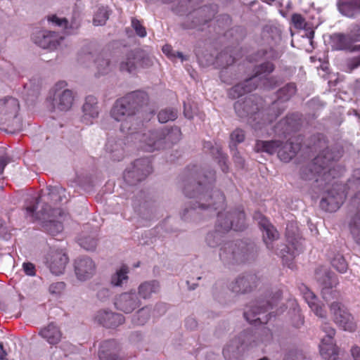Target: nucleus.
I'll return each instance as SVG.
<instances>
[{
	"mask_svg": "<svg viewBox=\"0 0 360 360\" xmlns=\"http://www.w3.org/2000/svg\"><path fill=\"white\" fill-rule=\"evenodd\" d=\"M274 70V65L267 61L255 68V75L240 82L229 91V96L233 99L240 97L243 94L255 90L258 86L259 77L263 74H269Z\"/></svg>",
	"mask_w": 360,
	"mask_h": 360,
	"instance_id": "obj_9",
	"label": "nucleus"
},
{
	"mask_svg": "<svg viewBox=\"0 0 360 360\" xmlns=\"http://www.w3.org/2000/svg\"><path fill=\"white\" fill-rule=\"evenodd\" d=\"M114 305L116 309L131 314L141 305V302L135 291H129L115 296Z\"/></svg>",
	"mask_w": 360,
	"mask_h": 360,
	"instance_id": "obj_20",
	"label": "nucleus"
},
{
	"mask_svg": "<svg viewBox=\"0 0 360 360\" xmlns=\"http://www.w3.org/2000/svg\"><path fill=\"white\" fill-rule=\"evenodd\" d=\"M95 290L96 298L101 302H107L111 295L109 289L103 286H98Z\"/></svg>",
	"mask_w": 360,
	"mask_h": 360,
	"instance_id": "obj_58",
	"label": "nucleus"
},
{
	"mask_svg": "<svg viewBox=\"0 0 360 360\" xmlns=\"http://www.w3.org/2000/svg\"><path fill=\"white\" fill-rule=\"evenodd\" d=\"M274 70V65L267 61L255 68V75L240 82L229 91V96L233 99L240 97L243 94L255 90L258 86L259 77L263 74H269Z\"/></svg>",
	"mask_w": 360,
	"mask_h": 360,
	"instance_id": "obj_8",
	"label": "nucleus"
},
{
	"mask_svg": "<svg viewBox=\"0 0 360 360\" xmlns=\"http://www.w3.org/2000/svg\"><path fill=\"white\" fill-rule=\"evenodd\" d=\"M74 95L71 90L65 89L55 94L53 105L55 109L60 111L69 110L73 103Z\"/></svg>",
	"mask_w": 360,
	"mask_h": 360,
	"instance_id": "obj_36",
	"label": "nucleus"
},
{
	"mask_svg": "<svg viewBox=\"0 0 360 360\" xmlns=\"http://www.w3.org/2000/svg\"><path fill=\"white\" fill-rule=\"evenodd\" d=\"M79 245L87 251H94L97 246V239L93 236H85L79 239Z\"/></svg>",
	"mask_w": 360,
	"mask_h": 360,
	"instance_id": "obj_55",
	"label": "nucleus"
},
{
	"mask_svg": "<svg viewBox=\"0 0 360 360\" xmlns=\"http://www.w3.org/2000/svg\"><path fill=\"white\" fill-rule=\"evenodd\" d=\"M281 295L279 290H266L264 295L257 297L248 305L243 313L245 319L251 323H267L272 316H275L274 312H267L277 304Z\"/></svg>",
	"mask_w": 360,
	"mask_h": 360,
	"instance_id": "obj_3",
	"label": "nucleus"
},
{
	"mask_svg": "<svg viewBox=\"0 0 360 360\" xmlns=\"http://www.w3.org/2000/svg\"><path fill=\"white\" fill-rule=\"evenodd\" d=\"M247 338L246 333H240L227 343L223 349L226 360H242Z\"/></svg>",
	"mask_w": 360,
	"mask_h": 360,
	"instance_id": "obj_18",
	"label": "nucleus"
},
{
	"mask_svg": "<svg viewBox=\"0 0 360 360\" xmlns=\"http://www.w3.org/2000/svg\"><path fill=\"white\" fill-rule=\"evenodd\" d=\"M292 141L290 138L285 143L282 141V146L277 151L278 158L283 162H289L292 159Z\"/></svg>",
	"mask_w": 360,
	"mask_h": 360,
	"instance_id": "obj_47",
	"label": "nucleus"
},
{
	"mask_svg": "<svg viewBox=\"0 0 360 360\" xmlns=\"http://www.w3.org/2000/svg\"><path fill=\"white\" fill-rule=\"evenodd\" d=\"M68 261V255L61 250H51L47 257L50 271L55 275H60L64 272Z\"/></svg>",
	"mask_w": 360,
	"mask_h": 360,
	"instance_id": "obj_29",
	"label": "nucleus"
},
{
	"mask_svg": "<svg viewBox=\"0 0 360 360\" xmlns=\"http://www.w3.org/2000/svg\"><path fill=\"white\" fill-rule=\"evenodd\" d=\"M127 271L126 269H121L112 276L111 283L114 286H121L124 281H127Z\"/></svg>",
	"mask_w": 360,
	"mask_h": 360,
	"instance_id": "obj_57",
	"label": "nucleus"
},
{
	"mask_svg": "<svg viewBox=\"0 0 360 360\" xmlns=\"http://www.w3.org/2000/svg\"><path fill=\"white\" fill-rule=\"evenodd\" d=\"M153 60L146 51L135 49L127 53L126 58L120 64V70L129 73H134L138 67L149 68Z\"/></svg>",
	"mask_w": 360,
	"mask_h": 360,
	"instance_id": "obj_14",
	"label": "nucleus"
},
{
	"mask_svg": "<svg viewBox=\"0 0 360 360\" xmlns=\"http://www.w3.org/2000/svg\"><path fill=\"white\" fill-rule=\"evenodd\" d=\"M65 285L63 282H57L55 283H52L49 288V292L52 295H59L60 294L63 290L65 289Z\"/></svg>",
	"mask_w": 360,
	"mask_h": 360,
	"instance_id": "obj_63",
	"label": "nucleus"
},
{
	"mask_svg": "<svg viewBox=\"0 0 360 360\" xmlns=\"http://www.w3.org/2000/svg\"><path fill=\"white\" fill-rule=\"evenodd\" d=\"M19 109L20 103L18 99L13 97L0 99V120L4 123L7 122L8 126L14 129H20L21 125L18 118Z\"/></svg>",
	"mask_w": 360,
	"mask_h": 360,
	"instance_id": "obj_15",
	"label": "nucleus"
},
{
	"mask_svg": "<svg viewBox=\"0 0 360 360\" xmlns=\"http://www.w3.org/2000/svg\"><path fill=\"white\" fill-rule=\"evenodd\" d=\"M300 290L302 293L303 298L315 314L321 318H325L326 316V311L323 307L319 303L318 298L315 294L305 285H302L300 288Z\"/></svg>",
	"mask_w": 360,
	"mask_h": 360,
	"instance_id": "obj_35",
	"label": "nucleus"
},
{
	"mask_svg": "<svg viewBox=\"0 0 360 360\" xmlns=\"http://www.w3.org/2000/svg\"><path fill=\"white\" fill-rule=\"evenodd\" d=\"M237 241L224 243L219 249V258L226 266L240 264L238 257Z\"/></svg>",
	"mask_w": 360,
	"mask_h": 360,
	"instance_id": "obj_30",
	"label": "nucleus"
},
{
	"mask_svg": "<svg viewBox=\"0 0 360 360\" xmlns=\"http://www.w3.org/2000/svg\"><path fill=\"white\" fill-rule=\"evenodd\" d=\"M320 283L322 285V296L326 301L328 302L331 298H338L340 296L338 291L333 290L338 284V278L334 274L326 272L320 280Z\"/></svg>",
	"mask_w": 360,
	"mask_h": 360,
	"instance_id": "obj_32",
	"label": "nucleus"
},
{
	"mask_svg": "<svg viewBox=\"0 0 360 360\" xmlns=\"http://www.w3.org/2000/svg\"><path fill=\"white\" fill-rule=\"evenodd\" d=\"M120 347L115 340L104 341L100 346L98 357L100 360H121Z\"/></svg>",
	"mask_w": 360,
	"mask_h": 360,
	"instance_id": "obj_33",
	"label": "nucleus"
},
{
	"mask_svg": "<svg viewBox=\"0 0 360 360\" xmlns=\"http://www.w3.org/2000/svg\"><path fill=\"white\" fill-rule=\"evenodd\" d=\"M257 285V277L252 274H243L232 281L229 288L236 294H246L251 292Z\"/></svg>",
	"mask_w": 360,
	"mask_h": 360,
	"instance_id": "obj_23",
	"label": "nucleus"
},
{
	"mask_svg": "<svg viewBox=\"0 0 360 360\" xmlns=\"http://www.w3.org/2000/svg\"><path fill=\"white\" fill-rule=\"evenodd\" d=\"M263 101L261 97L252 94L239 98L234 103L236 115L240 118H247L255 115L262 108Z\"/></svg>",
	"mask_w": 360,
	"mask_h": 360,
	"instance_id": "obj_16",
	"label": "nucleus"
},
{
	"mask_svg": "<svg viewBox=\"0 0 360 360\" xmlns=\"http://www.w3.org/2000/svg\"><path fill=\"white\" fill-rule=\"evenodd\" d=\"M217 210V219L215 224L217 230L226 233L231 229L236 231H242L247 227L245 214L243 210L237 208L226 212H220Z\"/></svg>",
	"mask_w": 360,
	"mask_h": 360,
	"instance_id": "obj_7",
	"label": "nucleus"
},
{
	"mask_svg": "<svg viewBox=\"0 0 360 360\" xmlns=\"http://www.w3.org/2000/svg\"><path fill=\"white\" fill-rule=\"evenodd\" d=\"M181 139L179 127H162L143 134L140 139V147L146 152L165 150L177 143Z\"/></svg>",
	"mask_w": 360,
	"mask_h": 360,
	"instance_id": "obj_4",
	"label": "nucleus"
},
{
	"mask_svg": "<svg viewBox=\"0 0 360 360\" xmlns=\"http://www.w3.org/2000/svg\"><path fill=\"white\" fill-rule=\"evenodd\" d=\"M253 219L257 221L259 227L262 231L263 240L267 248L269 250L272 249V242L278 238V233L277 230L269 219L259 211H257L254 213Z\"/></svg>",
	"mask_w": 360,
	"mask_h": 360,
	"instance_id": "obj_22",
	"label": "nucleus"
},
{
	"mask_svg": "<svg viewBox=\"0 0 360 360\" xmlns=\"http://www.w3.org/2000/svg\"><path fill=\"white\" fill-rule=\"evenodd\" d=\"M292 89V85L290 83L287 84L285 86L281 88L278 90V98L283 101H288L290 99V92Z\"/></svg>",
	"mask_w": 360,
	"mask_h": 360,
	"instance_id": "obj_61",
	"label": "nucleus"
},
{
	"mask_svg": "<svg viewBox=\"0 0 360 360\" xmlns=\"http://www.w3.org/2000/svg\"><path fill=\"white\" fill-rule=\"evenodd\" d=\"M35 205L28 206L26 208L27 214L34 217L41 222V226L44 231L50 235H56L63 229L62 223L55 219L58 215H62V210L59 208L51 209L46 204L41 209L36 212Z\"/></svg>",
	"mask_w": 360,
	"mask_h": 360,
	"instance_id": "obj_6",
	"label": "nucleus"
},
{
	"mask_svg": "<svg viewBox=\"0 0 360 360\" xmlns=\"http://www.w3.org/2000/svg\"><path fill=\"white\" fill-rule=\"evenodd\" d=\"M217 59L218 63L223 66L219 75L221 81L224 82H229V79L226 78V75L228 74L229 66L234 63L235 58L227 52H221Z\"/></svg>",
	"mask_w": 360,
	"mask_h": 360,
	"instance_id": "obj_45",
	"label": "nucleus"
},
{
	"mask_svg": "<svg viewBox=\"0 0 360 360\" xmlns=\"http://www.w3.org/2000/svg\"><path fill=\"white\" fill-rule=\"evenodd\" d=\"M330 310L335 323L344 330L353 332L356 329L352 315L341 302H333Z\"/></svg>",
	"mask_w": 360,
	"mask_h": 360,
	"instance_id": "obj_17",
	"label": "nucleus"
},
{
	"mask_svg": "<svg viewBox=\"0 0 360 360\" xmlns=\"http://www.w3.org/2000/svg\"><path fill=\"white\" fill-rule=\"evenodd\" d=\"M110 115L115 120L122 122L120 130L129 134L136 133L142 122L141 119L122 97L114 103Z\"/></svg>",
	"mask_w": 360,
	"mask_h": 360,
	"instance_id": "obj_5",
	"label": "nucleus"
},
{
	"mask_svg": "<svg viewBox=\"0 0 360 360\" xmlns=\"http://www.w3.org/2000/svg\"><path fill=\"white\" fill-rule=\"evenodd\" d=\"M283 248L280 250L279 255L282 259L283 265L291 269L292 264V254L290 252V248L288 245H283Z\"/></svg>",
	"mask_w": 360,
	"mask_h": 360,
	"instance_id": "obj_54",
	"label": "nucleus"
},
{
	"mask_svg": "<svg viewBox=\"0 0 360 360\" xmlns=\"http://www.w3.org/2000/svg\"><path fill=\"white\" fill-rule=\"evenodd\" d=\"M204 148L210 150L212 156L217 160L221 170L224 172H226L228 170V166L226 163V156L221 152V148L218 146H213L211 142H205L204 143Z\"/></svg>",
	"mask_w": 360,
	"mask_h": 360,
	"instance_id": "obj_46",
	"label": "nucleus"
},
{
	"mask_svg": "<svg viewBox=\"0 0 360 360\" xmlns=\"http://www.w3.org/2000/svg\"><path fill=\"white\" fill-rule=\"evenodd\" d=\"M122 98L142 121L150 119V115L153 114V110L149 107V96L146 91H134Z\"/></svg>",
	"mask_w": 360,
	"mask_h": 360,
	"instance_id": "obj_12",
	"label": "nucleus"
},
{
	"mask_svg": "<svg viewBox=\"0 0 360 360\" xmlns=\"http://www.w3.org/2000/svg\"><path fill=\"white\" fill-rule=\"evenodd\" d=\"M82 111L85 117H97L99 114L98 99L92 95L86 96L82 106Z\"/></svg>",
	"mask_w": 360,
	"mask_h": 360,
	"instance_id": "obj_43",
	"label": "nucleus"
},
{
	"mask_svg": "<svg viewBox=\"0 0 360 360\" xmlns=\"http://www.w3.org/2000/svg\"><path fill=\"white\" fill-rule=\"evenodd\" d=\"M338 6L339 11L349 18L360 13V0H340Z\"/></svg>",
	"mask_w": 360,
	"mask_h": 360,
	"instance_id": "obj_39",
	"label": "nucleus"
},
{
	"mask_svg": "<svg viewBox=\"0 0 360 360\" xmlns=\"http://www.w3.org/2000/svg\"><path fill=\"white\" fill-rule=\"evenodd\" d=\"M94 319L98 323L108 328H117L125 321V318L122 314L108 309L98 311Z\"/></svg>",
	"mask_w": 360,
	"mask_h": 360,
	"instance_id": "obj_27",
	"label": "nucleus"
},
{
	"mask_svg": "<svg viewBox=\"0 0 360 360\" xmlns=\"http://www.w3.org/2000/svg\"><path fill=\"white\" fill-rule=\"evenodd\" d=\"M262 37L269 46V49L259 51L257 56L271 60L278 58L281 55V51L275 49L274 47L281 41L280 30L274 25H266L262 30Z\"/></svg>",
	"mask_w": 360,
	"mask_h": 360,
	"instance_id": "obj_11",
	"label": "nucleus"
},
{
	"mask_svg": "<svg viewBox=\"0 0 360 360\" xmlns=\"http://www.w3.org/2000/svg\"><path fill=\"white\" fill-rule=\"evenodd\" d=\"M32 40L35 44L44 49L56 50L63 40L57 32L49 30H39L33 33Z\"/></svg>",
	"mask_w": 360,
	"mask_h": 360,
	"instance_id": "obj_19",
	"label": "nucleus"
},
{
	"mask_svg": "<svg viewBox=\"0 0 360 360\" xmlns=\"http://www.w3.org/2000/svg\"><path fill=\"white\" fill-rule=\"evenodd\" d=\"M159 288V283L156 281L145 282L139 287V295L143 299H148Z\"/></svg>",
	"mask_w": 360,
	"mask_h": 360,
	"instance_id": "obj_48",
	"label": "nucleus"
},
{
	"mask_svg": "<svg viewBox=\"0 0 360 360\" xmlns=\"http://www.w3.org/2000/svg\"><path fill=\"white\" fill-rule=\"evenodd\" d=\"M39 335L51 345L58 343L62 335L60 330L53 323H51L47 327L41 329Z\"/></svg>",
	"mask_w": 360,
	"mask_h": 360,
	"instance_id": "obj_42",
	"label": "nucleus"
},
{
	"mask_svg": "<svg viewBox=\"0 0 360 360\" xmlns=\"http://www.w3.org/2000/svg\"><path fill=\"white\" fill-rule=\"evenodd\" d=\"M131 26L136 32V34L140 37L146 36V28L141 24L140 21L136 18L131 19Z\"/></svg>",
	"mask_w": 360,
	"mask_h": 360,
	"instance_id": "obj_59",
	"label": "nucleus"
},
{
	"mask_svg": "<svg viewBox=\"0 0 360 360\" xmlns=\"http://www.w3.org/2000/svg\"><path fill=\"white\" fill-rule=\"evenodd\" d=\"M109 18V11L107 8L101 6L94 15L93 23L96 26L104 25Z\"/></svg>",
	"mask_w": 360,
	"mask_h": 360,
	"instance_id": "obj_52",
	"label": "nucleus"
},
{
	"mask_svg": "<svg viewBox=\"0 0 360 360\" xmlns=\"http://www.w3.org/2000/svg\"><path fill=\"white\" fill-rule=\"evenodd\" d=\"M47 189L49 191L47 200L46 202H44V204L42 207L47 204L51 207V206L49 205V202H51L53 205H57L58 203L62 202L63 199H66L65 195V189L62 186H48Z\"/></svg>",
	"mask_w": 360,
	"mask_h": 360,
	"instance_id": "obj_44",
	"label": "nucleus"
},
{
	"mask_svg": "<svg viewBox=\"0 0 360 360\" xmlns=\"http://www.w3.org/2000/svg\"><path fill=\"white\" fill-rule=\"evenodd\" d=\"M134 206L138 214L144 219L150 220L155 212V201L144 192H141L136 197Z\"/></svg>",
	"mask_w": 360,
	"mask_h": 360,
	"instance_id": "obj_25",
	"label": "nucleus"
},
{
	"mask_svg": "<svg viewBox=\"0 0 360 360\" xmlns=\"http://www.w3.org/2000/svg\"><path fill=\"white\" fill-rule=\"evenodd\" d=\"M178 117V111L174 108H165L161 110L158 115V121L160 123H166L169 121L175 120Z\"/></svg>",
	"mask_w": 360,
	"mask_h": 360,
	"instance_id": "obj_50",
	"label": "nucleus"
},
{
	"mask_svg": "<svg viewBox=\"0 0 360 360\" xmlns=\"http://www.w3.org/2000/svg\"><path fill=\"white\" fill-rule=\"evenodd\" d=\"M49 22H53L58 27H64L65 29H68V20L67 18H60L56 15H53L49 16L48 18Z\"/></svg>",
	"mask_w": 360,
	"mask_h": 360,
	"instance_id": "obj_60",
	"label": "nucleus"
},
{
	"mask_svg": "<svg viewBox=\"0 0 360 360\" xmlns=\"http://www.w3.org/2000/svg\"><path fill=\"white\" fill-rule=\"evenodd\" d=\"M345 199V195L344 192L331 190L328 192L325 198L321 199L320 207L326 212H334L343 204Z\"/></svg>",
	"mask_w": 360,
	"mask_h": 360,
	"instance_id": "obj_31",
	"label": "nucleus"
},
{
	"mask_svg": "<svg viewBox=\"0 0 360 360\" xmlns=\"http://www.w3.org/2000/svg\"><path fill=\"white\" fill-rule=\"evenodd\" d=\"M74 271L78 280L84 281L90 279L96 272V264L89 257H82L74 262Z\"/></svg>",
	"mask_w": 360,
	"mask_h": 360,
	"instance_id": "obj_26",
	"label": "nucleus"
},
{
	"mask_svg": "<svg viewBox=\"0 0 360 360\" xmlns=\"http://www.w3.org/2000/svg\"><path fill=\"white\" fill-rule=\"evenodd\" d=\"M282 146L281 140L257 141L254 150L257 153H266L270 155L277 153L278 148Z\"/></svg>",
	"mask_w": 360,
	"mask_h": 360,
	"instance_id": "obj_40",
	"label": "nucleus"
},
{
	"mask_svg": "<svg viewBox=\"0 0 360 360\" xmlns=\"http://www.w3.org/2000/svg\"><path fill=\"white\" fill-rule=\"evenodd\" d=\"M125 139L117 134L109 135L105 144V150L115 161H120L124 155Z\"/></svg>",
	"mask_w": 360,
	"mask_h": 360,
	"instance_id": "obj_24",
	"label": "nucleus"
},
{
	"mask_svg": "<svg viewBox=\"0 0 360 360\" xmlns=\"http://www.w3.org/2000/svg\"><path fill=\"white\" fill-rule=\"evenodd\" d=\"M331 264L340 273H345L347 269V264L341 255H335L331 261Z\"/></svg>",
	"mask_w": 360,
	"mask_h": 360,
	"instance_id": "obj_56",
	"label": "nucleus"
},
{
	"mask_svg": "<svg viewBox=\"0 0 360 360\" xmlns=\"http://www.w3.org/2000/svg\"><path fill=\"white\" fill-rule=\"evenodd\" d=\"M223 234L221 231L217 230L209 232L205 237V242L210 248H216L223 242Z\"/></svg>",
	"mask_w": 360,
	"mask_h": 360,
	"instance_id": "obj_49",
	"label": "nucleus"
},
{
	"mask_svg": "<svg viewBox=\"0 0 360 360\" xmlns=\"http://www.w3.org/2000/svg\"><path fill=\"white\" fill-rule=\"evenodd\" d=\"M320 354L321 356L326 360H337L338 358L339 352L338 348L333 340L331 342L327 341L326 339H322L319 345Z\"/></svg>",
	"mask_w": 360,
	"mask_h": 360,
	"instance_id": "obj_41",
	"label": "nucleus"
},
{
	"mask_svg": "<svg viewBox=\"0 0 360 360\" xmlns=\"http://www.w3.org/2000/svg\"><path fill=\"white\" fill-rule=\"evenodd\" d=\"M150 313L148 309L142 307L139 309L131 318V321L134 325L143 326L149 319Z\"/></svg>",
	"mask_w": 360,
	"mask_h": 360,
	"instance_id": "obj_51",
	"label": "nucleus"
},
{
	"mask_svg": "<svg viewBox=\"0 0 360 360\" xmlns=\"http://www.w3.org/2000/svg\"><path fill=\"white\" fill-rule=\"evenodd\" d=\"M333 43L338 50H348L351 52L358 51L359 54L349 58L346 60L345 71L352 72L355 69L360 67V44L354 45L356 42L354 39L352 34L349 32L347 34L335 33L332 37Z\"/></svg>",
	"mask_w": 360,
	"mask_h": 360,
	"instance_id": "obj_10",
	"label": "nucleus"
},
{
	"mask_svg": "<svg viewBox=\"0 0 360 360\" xmlns=\"http://www.w3.org/2000/svg\"><path fill=\"white\" fill-rule=\"evenodd\" d=\"M151 169L150 162L148 158L137 159L124 170V180L130 186L136 185L146 179L151 172Z\"/></svg>",
	"mask_w": 360,
	"mask_h": 360,
	"instance_id": "obj_13",
	"label": "nucleus"
},
{
	"mask_svg": "<svg viewBox=\"0 0 360 360\" xmlns=\"http://www.w3.org/2000/svg\"><path fill=\"white\" fill-rule=\"evenodd\" d=\"M352 204L358 212L351 219L349 227L354 240L360 245V191L352 198Z\"/></svg>",
	"mask_w": 360,
	"mask_h": 360,
	"instance_id": "obj_34",
	"label": "nucleus"
},
{
	"mask_svg": "<svg viewBox=\"0 0 360 360\" xmlns=\"http://www.w3.org/2000/svg\"><path fill=\"white\" fill-rule=\"evenodd\" d=\"M322 330L326 334V337L323 339H326L327 341L331 342L335 335V330L328 323H325L322 326Z\"/></svg>",
	"mask_w": 360,
	"mask_h": 360,
	"instance_id": "obj_62",
	"label": "nucleus"
},
{
	"mask_svg": "<svg viewBox=\"0 0 360 360\" xmlns=\"http://www.w3.org/2000/svg\"><path fill=\"white\" fill-rule=\"evenodd\" d=\"M237 241L239 264L254 261L258 255V248L252 240L245 239Z\"/></svg>",
	"mask_w": 360,
	"mask_h": 360,
	"instance_id": "obj_28",
	"label": "nucleus"
},
{
	"mask_svg": "<svg viewBox=\"0 0 360 360\" xmlns=\"http://www.w3.org/2000/svg\"><path fill=\"white\" fill-rule=\"evenodd\" d=\"M280 9L279 11L281 14L285 17L288 15V13L291 9V3L290 0H280L279 1Z\"/></svg>",
	"mask_w": 360,
	"mask_h": 360,
	"instance_id": "obj_64",
	"label": "nucleus"
},
{
	"mask_svg": "<svg viewBox=\"0 0 360 360\" xmlns=\"http://www.w3.org/2000/svg\"><path fill=\"white\" fill-rule=\"evenodd\" d=\"M215 10L210 6L200 7L187 17L186 27L194 29L210 22L215 15Z\"/></svg>",
	"mask_w": 360,
	"mask_h": 360,
	"instance_id": "obj_21",
	"label": "nucleus"
},
{
	"mask_svg": "<svg viewBox=\"0 0 360 360\" xmlns=\"http://www.w3.org/2000/svg\"><path fill=\"white\" fill-rule=\"evenodd\" d=\"M274 132L280 138L285 139L286 141L290 138L292 141V117L286 115L284 119L280 120L274 127Z\"/></svg>",
	"mask_w": 360,
	"mask_h": 360,
	"instance_id": "obj_38",
	"label": "nucleus"
},
{
	"mask_svg": "<svg viewBox=\"0 0 360 360\" xmlns=\"http://www.w3.org/2000/svg\"><path fill=\"white\" fill-rule=\"evenodd\" d=\"M215 181L213 169L202 170L194 166L187 169L183 179V191L190 200L184 203L179 212L181 219L198 224L214 215L225 206V196L219 189H212Z\"/></svg>",
	"mask_w": 360,
	"mask_h": 360,
	"instance_id": "obj_1",
	"label": "nucleus"
},
{
	"mask_svg": "<svg viewBox=\"0 0 360 360\" xmlns=\"http://www.w3.org/2000/svg\"><path fill=\"white\" fill-rule=\"evenodd\" d=\"M231 142L229 148L231 150H233V148H236L237 143H240L245 140V131L241 129H236L230 134Z\"/></svg>",
	"mask_w": 360,
	"mask_h": 360,
	"instance_id": "obj_53",
	"label": "nucleus"
},
{
	"mask_svg": "<svg viewBox=\"0 0 360 360\" xmlns=\"http://www.w3.org/2000/svg\"><path fill=\"white\" fill-rule=\"evenodd\" d=\"M306 147L311 151H321L309 165L302 171V177L305 180L314 179L315 181H324L328 184L335 177V168H331L333 162L338 161L341 157L339 151L327 147V140L321 134H314L310 138V143Z\"/></svg>",
	"mask_w": 360,
	"mask_h": 360,
	"instance_id": "obj_2",
	"label": "nucleus"
},
{
	"mask_svg": "<svg viewBox=\"0 0 360 360\" xmlns=\"http://www.w3.org/2000/svg\"><path fill=\"white\" fill-rule=\"evenodd\" d=\"M307 23L305 20L300 14L294 13V27L299 29L297 33L302 37H306L308 42L311 45V49L314 48V30L312 28H307Z\"/></svg>",
	"mask_w": 360,
	"mask_h": 360,
	"instance_id": "obj_37",
	"label": "nucleus"
}]
</instances>
